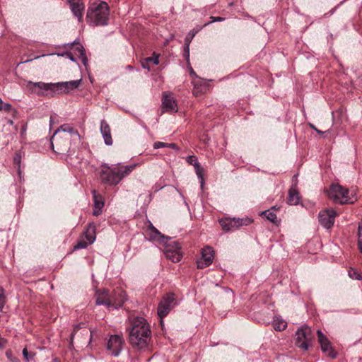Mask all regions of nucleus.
I'll list each match as a JSON object with an SVG mask.
<instances>
[{
	"instance_id": "1",
	"label": "nucleus",
	"mask_w": 362,
	"mask_h": 362,
	"mask_svg": "<svg viewBox=\"0 0 362 362\" xmlns=\"http://www.w3.org/2000/svg\"><path fill=\"white\" fill-rule=\"evenodd\" d=\"M81 79L65 82L44 83L29 81L27 88L38 95L53 97L56 94L67 93L77 89L81 85Z\"/></svg>"
},
{
	"instance_id": "2",
	"label": "nucleus",
	"mask_w": 362,
	"mask_h": 362,
	"mask_svg": "<svg viewBox=\"0 0 362 362\" xmlns=\"http://www.w3.org/2000/svg\"><path fill=\"white\" fill-rule=\"evenodd\" d=\"M136 165H121L119 163L108 165L107 163L101 165L100 177L104 184L115 186L134 169Z\"/></svg>"
},
{
	"instance_id": "3",
	"label": "nucleus",
	"mask_w": 362,
	"mask_h": 362,
	"mask_svg": "<svg viewBox=\"0 0 362 362\" xmlns=\"http://www.w3.org/2000/svg\"><path fill=\"white\" fill-rule=\"evenodd\" d=\"M132 327L129 331V342L132 346L137 349H142L144 348L145 340L141 338L142 340H139L138 334H142L143 337H150L151 330L149 325L146 320L141 317H136L132 319Z\"/></svg>"
},
{
	"instance_id": "4",
	"label": "nucleus",
	"mask_w": 362,
	"mask_h": 362,
	"mask_svg": "<svg viewBox=\"0 0 362 362\" xmlns=\"http://www.w3.org/2000/svg\"><path fill=\"white\" fill-rule=\"evenodd\" d=\"M110 7L105 1L93 4L88 8L86 14L87 23L93 27L105 26L108 24Z\"/></svg>"
},
{
	"instance_id": "5",
	"label": "nucleus",
	"mask_w": 362,
	"mask_h": 362,
	"mask_svg": "<svg viewBox=\"0 0 362 362\" xmlns=\"http://www.w3.org/2000/svg\"><path fill=\"white\" fill-rule=\"evenodd\" d=\"M95 303L98 305H105L107 308L118 309L121 308L125 302V295L124 291H119L110 293L107 289L98 290L95 294Z\"/></svg>"
},
{
	"instance_id": "6",
	"label": "nucleus",
	"mask_w": 362,
	"mask_h": 362,
	"mask_svg": "<svg viewBox=\"0 0 362 362\" xmlns=\"http://www.w3.org/2000/svg\"><path fill=\"white\" fill-rule=\"evenodd\" d=\"M349 189L339 184H332L327 190L328 197L334 202L341 204H352L354 202L348 196Z\"/></svg>"
},
{
	"instance_id": "7",
	"label": "nucleus",
	"mask_w": 362,
	"mask_h": 362,
	"mask_svg": "<svg viewBox=\"0 0 362 362\" xmlns=\"http://www.w3.org/2000/svg\"><path fill=\"white\" fill-rule=\"evenodd\" d=\"M177 305V300L175 298L174 293H170L165 294L158 306V315L160 319V322H163V319L168 315L169 312Z\"/></svg>"
},
{
	"instance_id": "8",
	"label": "nucleus",
	"mask_w": 362,
	"mask_h": 362,
	"mask_svg": "<svg viewBox=\"0 0 362 362\" xmlns=\"http://www.w3.org/2000/svg\"><path fill=\"white\" fill-rule=\"evenodd\" d=\"M88 337L90 341L91 333L86 328L84 323L75 325L70 336V346H73L74 339L79 344H83V341L87 340Z\"/></svg>"
},
{
	"instance_id": "9",
	"label": "nucleus",
	"mask_w": 362,
	"mask_h": 362,
	"mask_svg": "<svg viewBox=\"0 0 362 362\" xmlns=\"http://www.w3.org/2000/svg\"><path fill=\"white\" fill-rule=\"evenodd\" d=\"M310 329L307 326H303L297 329L296 332V345L304 350L306 351L308 349L310 341Z\"/></svg>"
},
{
	"instance_id": "10",
	"label": "nucleus",
	"mask_w": 362,
	"mask_h": 362,
	"mask_svg": "<svg viewBox=\"0 0 362 362\" xmlns=\"http://www.w3.org/2000/svg\"><path fill=\"white\" fill-rule=\"evenodd\" d=\"M165 245V255L166 258L171 260L173 262L176 263L180 262L182 257L180 251V244L177 241H174L172 243Z\"/></svg>"
},
{
	"instance_id": "11",
	"label": "nucleus",
	"mask_w": 362,
	"mask_h": 362,
	"mask_svg": "<svg viewBox=\"0 0 362 362\" xmlns=\"http://www.w3.org/2000/svg\"><path fill=\"white\" fill-rule=\"evenodd\" d=\"M70 137L65 134L64 136H60L54 134L52 139V146L53 150L58 153H64L68 151Z\"/></svg>"
},
{
	"instance_id": "12",
	"label": "nucleus",
	"mask_w": 362,
	"mask_h": 362,
	"mask_svg": "<svg viewBox=\"0 0 362 362\" xmlns=\"http://www.w3.org/2000/svg\"><path fill=\"white\" fill-rule=\"evenodd\" d=\"M337 215L332 208L321 211L318 215L319 222L324 228L329 229L333 226Z\"/></svg>"
},
{
	"instance_id": "13",
	"label": "nucleus",
	"mask_w": 362,
	"mask_h": 362,
	"mask_svg": "<svg viewBox=\"0 0 362 362\" xmlns=\"http://www.w3.org/2000/svg\"><path fill=\"white\" fill-rule=\"evenodd\" d=\"M124 341L119 335L110 336L106 346V349L110 354L118 356L122 351Z\"/></svg>"
},
{
	"instance_id": "14",
	"label": "nucleus",
	"mask_w": 362,
	"mask_h": 362,
	"mask_svg": "<svg viewBox=\"0 0 362 362\" xmlns=\"http://www.w3.org/2000/svg\"><path fill=\"white\" fill-rule=\"evenodd\" d=\"M319 343L321 346L322 351L329 357L334 358L337 357V353L332 349L331 344L327 337L320 329L317 331Z\"/></svg>"
},
{
	"instance_id": "15",
	"label": "nucleus",
	"mask_w": 362,
	"mask_h": 362,
	"mask_svg": "<svg viewBox=\"0 0 362 362\" xmlns=\"http://www.w3.org/2000/svg\"><path fill=\"white\" fill-rule=\"evenodd\" d=\"M214 258V250L211 247L206 246L202 250V258L197 262L198 268H205L212 264Z\"/></svg>"
},
{
	"instance_id": "16",
	"label": "nucleus",
	"mask_w": 362,
	"mask_h": 362,
	"mask_svg": "<svg viewBox=\"0 0 362 362\" xmlns=\"http://www.w3.org/2000/svg\"><path fill=\"white\" fill-rule=\"evenodd\" d=\"M73 15L78 19V22L83 21L85 4L83 0H67Z\"/></svg>"
},
{
	"instance_id": "17",
	"label": "nucleus",
	"mask_w": 362,
	"mask_h": 362,
	"mask_svg": "<svg viewBox=\"0 0 362 362\" xmlns=\"http://www.w3.org/2000/svg\"><path fill=\"white\" fill-rule=\"evenodd\" d=\"M100 132L104 139L105 144L107 146H111L113 141L111 136L110 127L104 119L100 122Z\"/></svg>"
},
{
	"instance_id": "18",
	"label": "nucleus",
	"mask_w": 362,
	"mask_h": 362,
	"mask_svg": "<svg viewBox=\"0 0 362 362\" xmlns=\"http://www.w3.org/2000/svg\"><path fill=\"white\" fill-rule=\"evenodd\" d=\"M162 104L165 111L175 112L177 111V104L173 97L165 95L162 99Z\"/></svg>"
},
{
	"instance_id": "19",
	"label": "nucleus",
	"mask_w": 362,
	"mask_h": 362,
	"mask_svg": "<svg viewBox=\"0 0 362 362\" xmlns=\"http://www.w3.org/2000/svg\"><path fill=\"white\" fill-rule=\"evenodd\" d=\"M149 237L150 240L158 241L162 244H167L168 241L170 239V238L161 234L156 228H153V230L149 233Z\"/></svg>"
},
{
	"instance_id": "20",
	"label": "nucleus",
	"mask_w": 362,
	"mask_h": 362,
	"mask_svg": "<svg viewBox=\"0 0 362 362\" xmlns=\"http://www.w3.org/2000/svg\"><path fill=\"white\" fill-rule=\"evenodd\" d=\"M72 45H74V51L75 54H78V57L81 58L82 63L85 66H87L88 64V58L86 55V51L84 47L82 45H81L79 42H74L72 43Z\"/></svg>"
},
{
	"instance_id": "21",
	"label": "nucleus",
	"mask_w": 362,
	"mask_h": 362,
	"mask_svg": "<svg viewBox=\"0 0 362 362\" xmlns=\"http://www.w3.org/2000/svg\"><path fill=\"white\" fill-rule=\"evenodd\" d=\"M95 229L96 227L94 223L88 224L86 230L84 233V238L89 242V244L93 243L95 240Z\"/></svg>"
},
{
	"instance_id": "22",
	"label": "nucleus",
	"mask_w": 362,
	"mask_h": 362,
	"mask_svg": "<svg viewBox=\"0 0 362 362\" xmlns=\"http://www.w3.org/2000/svg\"><path fill=\"white\" fill-rule=\"evenodd\" d=\"M222 229L225 231H230L236 229L234 218H224L219 220Z\"/></svg>"
},
{
	"instance_id": "23",
	"label": "nucleus",
	"mask_w": 362,
	"mask_h": 362,
	"mask_svg": "<svg viewBox=\"0 0 362 362\" xmlns=\"http://www.w3.org/2000/svg\"><path fill=\"white\" fill-rule=\"evenodd\" d=\"M300 202V197L298 192L294 189L291 188L288 191V196L287 198V203L290 205H297Z\"/></svg>"
},
{
	"instance_id": "24",
	"label": "nucleus",
	"mask_w": 362,
	"mask_h": 362,
	"mask_svg": "<svg viewBox=\"0 0 362 362\" xmlns=\"http://www.w3.org/2000/svg\"><path fill=\"white\" fill-rule=\"evenodd\" d=\"M61 132H63L64 133H69L70 136L76 135L77 136H79L78 131L74 129V128L69 124H64L60 126V127L55 131L54 134L55 135H58L59 134H60Z\"/></svg>"
},
{
	"instance_id": "25",
	"label": "nucleus",
	"mask_w": 362,
	"mask_h": 362,
	"mask_svg": "<svg viewBox=\"0 0 362 362\" xmlns=\"http://www.w3.org/2000/svg\"><path fill=\"white\" fill-rule=\"evenodd\" d=\"M159 63L158 56L155 57H147L144 61L141 62V66L144 69L151 70V65L154 64L157 65Z\"/></svg>"
},
{
	"instance_id": "26",
	"label": "nucleus",
	"mask_w": 362,
	"mask_h": 362,
	"mask_svg": "<svg viewBox=\"0 0 362 362\" xmlns=\"http://www.w3.org/2000/svg\"><path fill=\"white\" fill-rule=\"evenodd\" d=\"M273 327L276 331H283L287 327V323L279 317H275L273 321Z\"/></svg>"
},
{
	"instance_id": "27",
	"label": "nucleus",
	"mask_w": 362,
	"mask_h": 362,
	"mask_svg": "<svg viewBox=\"0 0 362 362\" xmlns=\"http://www.w3.org/2000/svg\"><path fill=\"white\" fill-rule=\"evenodd\" d=\"M93 197L94 200L95 208H103L104 202L103 197L97 193L95 190L93 191Z\"/></svg>"
},
{
	"instance_id": "28",
	"label": "nucleus",
	"mask_w": 362,
	"mask_h": 362,
	"mask_svg": "<svg viewBox=\"0 0 362 362\" xmlns=\"http://www.w3.org/2000/svg\"><path fill=\"white\" fill-rule=\"evenodd\" d=\"M22 155L21 151H17L15 153L13 156V165L15 168L17 169L18 174L21 175V163Z\"/></svg>"
},
{
	"instance_id": "29",
	"label": "nucleus",
	"mask_w": 362,
	"mask_h": 362,
	"mask_svg": "<svg viewBox=\"0 0 362 362\" xmlns=\"http://www.w3.org/2000/svg\"><path fill=\"white\" fill-rule=\"evenodd\" d=\"M262 215L264 216L268 220L271 222L277 224L279 223V221L277 218L276 214H274L271 210H266L262 213Z\"/></svg>"
},
{
	"instance_id": "30",
	"label": "nucleus",
	"mask_w": 362,
	"mask_h": 362,
	"mask_svg": "<svg viewBox=\"0 0 362 362\" xmlns=\"http://www.w3.org/2000/svg\"><path fill=\"white\" fill-rule=\"evenodd\" d=\"M163 147H168V148H170L173 149H176V150L178 149L177 144L175 143L168 144V143H164V142H161V141H156L153 144V148L155 149H158V148H163Z\"/></svg>"
},
{
	"instance_id": "31",
	"label": "nucleus",
	"mask_w": 362,
	"mask_h": 362,
	"mask_svg": "<svg viewBox=\"0 0 362 362\" xmlns=\"http://www.w3.org/2000/svg\"><path fill=\"white\" fill-rule=\"evenodd\" d=\"M234 220L235 221L236 229H238L239 227L243 226H247L252 222V220L247 217L243 218H234Z\"/></svg>"
},
{
	"instance_id": "32",
	"label": "nucleus",
	"mask_w": 362,
	"mask_h": 362,
	"mask_svg": "<svg viewBox=\"0 0 362 362\" xmlns=\"http://www.w3.org/2000/svg\"><path fill=\"white\" fill-rule=\"evenodd\" d=\"M194 170L197 177L201 180V184L202 185L204 184V169L200 165L199 163H195Z\"/></svg>"
},
{
	"instance_id": "33",
	"label": "nucleus",
	"mask_w": 362,
	"mask_h": 362,
	"mask_svg": "<svg viewBox=\"0 0 362 362\" xmlns=\"http://www.w3.org/2000/svg\"><path fill=\"white\" fill-rule=\"evenodd\" d=\"M90 245L89 242L86 239H81L79 240L77 243L74 246V250H80V249H84L88 247V245Z\"/></svg>"
},
{
	"instance_id": "34",
	"label": "nucleus",
	"mask_w": 362,
	"mask_h": 362,
	"mask_svg": "<svg viewBox=\"0 0 362 362\" xmlns=\"http://www.w3.org/2000/svg\"><path fill=\"white\" fill-rule=\"evenodd\" d=\"M6 302V297L5 296V291L3 287L0 286V310H2Z\"/></svg>"
},
{
	"instance_id": "35",
	"label": "nucleus",
	"mask_w": 362,
	"mask_h": 362,
	"mask_svg": "<svg viewBox=\"0 0 362 362\" xmlns=\"http://www.w3.org/2000/svg\"><path fill=\"white\" fill-rule=\"evenodd\" d=\"M349 275L351 278L357 280H362L361 275L354 269L351 268L349 271Z\"/></svg>"
},
{
	"instance_id": "36",
	"label": "nucleus",
	"mask_w": 362,
	"mask_h": 362,
	"mask_svg": "<svg viewBox=\"0 0 362 362\" xmlns=\"http://www.w3.org/2000/svg\"><path fill=\"white\" fill-rule=\"evenodd\" d=\"M12 109V106L11 104L7 103H4L1 98H0V110L5 112H10Z\"/></svg>"
},
{
	"instance_id": "37",
	"label": "nucleus",
	"mask_w": 362,
	"mask_h": 362,
	"mask_svg": "<svg viewBox=\"0 0 362 362\" xmlns=\"http://www.w3.org/2000/svg\"><path fill=\"white\" fill-rule=\"evenodd\" d=\"M23 355L26 361H30L33 358L34 354L28 351L26 348L23 349Z\"/></svg>"
},
{
	"instance_id": "38",
	"label": "nucleus",
	"mask_w": 362,
	"mask_h": 362,
	"mask_svg": "<svg viewBox=\"0 0 362 362\" xmlns=\"http://www.w3.org/2000/svg\"><path fill=\"white\" fill-rule=\"evenodd\" d=\"M196 33H197V32L191 30L188 33V35L186 36V37L185 38V44L190 45V42H191L192 40L193 39V37L195 36Z\"/></svg>"
},
{
	"instance_id": "39",
	"label": "nucleus",
	"mask_w": 362,
	"mask_h": 362,
	"mask_svg": "<svg viewBox=\"0 0 362 362\" xmlns=\"http://www.w3.org/2000/svg\"><path fill=\"white\" fill-rule=\"evenodd\" d=\"M183 57L186 59L187 61L189 59V45L185 44L184 50H183Z\"/></svg>"
},
{
	"instance_id": "40",
	"label": "nucleus",
	"mask_w": 362,
	"mask_h": 362,
	"mask_svg": "<svg viewBox=\"0 0 362 362\" xmlns=\"http://www.w3.org/2000/svg\"><path fill=\"white\" fill-rule=\"evenodd\" d=\"M187 161L194 167L195 166V163H199L197 158L194 156H188L187 157Z\"/></svg>"
},
{
	"instance_id": "41",
	"label": "nucleus",
	"mask_w": 362,
	"mask_h": 362,
	"mask_svg": "<svg viewBox=\"0 0 362 362\" xmlns=\"http://www.w3.org/2000/svg\"><path fill=\"white\" fill-rule=\"evenodd\" d=\"M62 57H66L68 59H69L72 62H76V58L74 57V54L70 52H66L61 54Z\"/></svg>"
},
{
	"instance_id": "42",
	"label": "nucleus",
	"mask_w": 362,
	"mask_h": 362,
	"mask_svg": "<svg viewBox=\"0 0 362 362\" xmlns=\"http://www.w3.org/2000/svg\"><path fill=\"white\" fill-rule=\"evenodd\" d=\"M210 19H211V23H214V22H221V21H223L225 20L224 18H222V17H215V16H211Z\"/></svg>"
},
{
	"instance_id": "43",
	"label": "nucleus",
	"mask_w": 362,
	"mask_h": 362,
	"mask_svg": "<svg viewBox=\"0 0 362 362\" xmlns=\"http://www.w3.org/2000/svg\"><path fill=\"white\" fill-rule=\"evenodd\" d=\"M142 336H143L142 334H141H141H138V337H136V338H137L139 340H140V341H141V340H142V339H141V338H143V337H142ZM144 339L145 340V343H144V348H146V347L147 346V345H148V341H149V339H150V337H145V338L144 337Z\"/></svg>"
},
{
	"instance_id": "44",
	"label": "nucleus",
	"mask_w": 362,
	"mask_h": 362,
	"mask_svg": "<svg viewBox=\"0 0 362 362\" xmlns=\"http://www.w3.org/2000/svg\"><path fill=\"white\" fill-rule=\"evenodd\" d=\"M102 209L103 208H95L93 214L96 216H99L102 213Z\"/></svg>"
},
{
	"instance_id": "45",
	"label": "nucleus",
	"mask_w": 362,
	"mask_h": 362,
	"mask_svg": "<svg viewBox=\"0 0 362 362\" xmlns=\"http://www.w3.org/2000/svg\"><path fill=\"white\" fill-rule=\"evenodd\" d=\"M310 127L313 130H315L317 134H324L325 133V132H322V131H320V130L317 129L316 128V127H315L314 124H310Z\"/></svg>"
},
{
	"instance_id": "46",
	"label": "nucleus",
	"mask_w": 362,
	"mask_h": 362,
	"mask_svg": "<svg viewBox=\"0 0 362 362\" xmlns=\"http://www.w3.org/2000/svg\"><path fill=\"white\" fill-rule=\"evenodd\" d=\"M358 246L360 252L362 253V238L358 237Z\"/></svg>"
},
{
	"instance_id": "47",
	"label": "nucleus",
	"mask_w": 362,
	"mask_h": 362,
	"mask_svg": "<svg viewBox=\"0 0 362 362\" xmlns=\"http://www.w3.org/2000/svg\"><path fill=\"white\" fill-rule=\"evenodd\" d=\"M148 226H147V228H148V230H150V232H151V230H153V228H155V227L153 226V225L152 224V223H151L150 221H148Z\"/></svg>"
},
{
	"instance_id": "48",
	"label": "nucleus",
	"mask_w": 362,
	"mask_h": 362,
	"mask_svg": "<svg viewBox=\"0 0 362 362\" xmlns=\"http://www.w3.org/2000/svg\"><path fill=\"white\" fill-rule=\"evenodd\" d=\"M358 237L362 238V225L358 226Z\"/></svg>"
},
{
	"instance_id": "49",
	"label": "nucleus",
	"mask_w": 362,
	"mask_h": 362,
	"mask_svg": "<svg viewBox=\"0 0 362 362\" xmlns=\"http://www.w3.org/2000/svg\"><path fill=\"white\" fill-rule=\"evenodd\" d=\"M25 131H26V126L22 127L21 132V133L23 134Z\"/></svg>"
},
{
	"instance_id": "50",
	"label": "nucleus",
	"mask_w": 362,
	"mask_h": 362,
	"mask_svg": "<svg viewBox=\"0 0 362 362\" xmlns=\"http://www.w3.org/2000/svg\"><path fill=\"white\" fill-rule=\"evenodd\" d=\"M190 73H191V74L195 75V73H194V71H193L192 69H191Z\"/></svg>"
},
{
	"instance_id": "51",
	"label": "nucleus",
	"mask_w": 362,
	"mask_h": 362,
	"mask_svg": "<svg viewBox=\"0 0 362 362\" xmlns=\"http://www.w3.org/2000/svg\"><path fill=\"white\" fill-rule=\"evenodd\" d=\"M127 68H128L129 69H132V66H130V65L127 66Z\"/></svg>"
},
{
	"instance_id": "52",
	"label": "nucleus",
	"mask_w": 362,
	"mask_h": 362,
	"mask_svg": "<svg viewBox=\"0 0 362 362\" xmlns=\"http://www.w3.org/2000/svg\"><path fill=\"white\" fill-rule=\"evenodd\" d=\"M275 209H276V208L274 206L272 208V210H275Z\"/></svg>"
}]
</instances>
